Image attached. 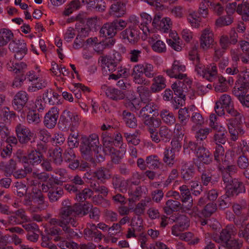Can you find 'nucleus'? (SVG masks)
<instances>
[{
  "label": "nucleus",
  "mask_w": 249,
  "mask_h": 249,
  "mask_svg": "<svg viewBox=\"0 0 249 249\" xmlns=\"http://www.w3.org/2000/svg\"><path fill=\"white\" fill-rule=\"evenodd\" d=\"M81 213L80 204L75 203L71 205L69 199H65L62 202V207L59 213L60 218H52L50 223L52 225L61 227L63 231L66 234L67 238L78 237V233L71 229L70 226H77L78 222L76 216L80 214Z\"/></svg>",
  "instance_id": "1"
},
{
  "label": "nucleus",
  "mask_w": 249,
  "mask_h": 249,
  "mask_svg": "<svg viewBox=\"0 0 249 249\" xmlns=\"http://www.w3.org/2000/svg\"><path fill=\"white\" fill-rule=\"evenodd\" d=\"M102 140L104 152L111 156V160L114 163H119L125 152L126 145L122 144L120 146L121 151L116 150L113 146V139L107 132L102 133Z\"/></svg>",
  "instance_id": "2"
},
{
  "label": "nucleus",
  "mask_w": 249,
  "mask_h": 249,
  "mask_svg": "<svg viewBox=\"0 0 249 249\" xmlns=\"http://www.w3.org/2000/svg\"><path fill=\"white\" fill-rule=\"evenodd\" d=\"M80 119L81 117L77 112L65 110L60 115L58 126L62 131L70 129L73 131L78 126Z\"/></svg>",
  "instance_id": "3"
},
{
  "label": "nucleus",
  "mask_w": 249,
  "mask_h": 249,
  "mask_svg": "<svg viewBox=\"0 0 249 249\" xmlns=\"http://www.w3.org/2000/svg\"><path fill=\"white\" fill-rule=\"evenodd\" d=\"M80 147L81 152L85 155H90L92 152L97 154L102 148L99 137L95 133L91 134L89 136L82 137Z\"/></svg>",
  "instance_id": "4"
},
{
  "label": "nucleus",
  "mask_w": 249,
  "mask_h": 249,
  "mask_svg": "<svg viewBox=\"0 0 249 249\" xmlns=\"http://www.w3.org/2000/svg\"><path fill=\"white\" fill-rule=\"evenodd\" d=\"M129 21L133 23L124 30L121 33V36L123 39L126 40L131 44H135L137 43L140 39V28L138 25L139 21L135 16H132L129 18Z\"/></svg>",
  "instance_id": "5"
},
{
  "label": "nucleus",
  "mask_w": 249,
  "mask_h": 249,
  "mask_svg": "<svg viewBox=\"0 0 249 249\" xmlns=\"http://www.w3.org/2000/svg\"><path fill=\"white\" fill-rule=\"evenodd\" d=\"M27 67L26 64L23 62H17L10 61L7 64V69L8 71H13L15 73H19V75L15 78L12 87L13 88H20L26 79V76L23 74L24 70Z\"/></svg>",
  "instance_id": "6"
},
{
  "label": "nucleus",
  "mask_w": 249,
  "mask_h": 249,
  "mask_svg": "<svg viewBox=\"0 0 249 249\" xmlns=\"http://www.w3.org/2000/svg\"><path fill=\"white\" fill-rule=\"evenodd\" d=\"M238 79L235 82L233 93L238 98L248 92L249 89V76L242 71L238 75Z\"/></svg>",
  "instance_id": "7"
},
{
  "label": "nucleus",
  "mask_w": 249,
  "mask_h": 249,
  "mask_svg": "<svg viewBox=\"0 0 249 249\" xmlns=\"http://www.w3.org/2000/svg\"><path fill=\"white\" fill-rule=\"evenodd\" d=\"M236 232L237 230L234 225H228L222 230L220 235L213 237V240L225 247V245L230 241L231 236L235 235Z\"/></svg>",
  "instance_id": "8"
},
{
  "label": "nucleus",
  "mask_w": 249,
  "mask_h": 249,
  "mask_svg": "<svg viewBox=\"0 0 249 249\" xmlns=\"http://www.w3.org/2000/svg\"><path fill=\"white\" fill-rule=\"evenodd\" d=\"M178 189L180 191V200L183 204V212L188 213L193 207V199L190 189L186 185L179 186Z\"/></svg>",
  "instance_id": "9"
},
{
  "label": "nucleus",
  "mask_w": 249,
  "mask_h": 249,
  "mask_svg": "<svg viewBox=\"0 0 249 249\" xmlns=\"http://www.w3.org/2000/svg\"><path fill=\"white\" fill-rule=\"evenodd\" d=\"M186 70L185 66L180 61L175 60L173 63L171 69L166 71L167 74L171 78H175L179 80H182L187 77V74L182 73Z\"/></svg>",
  "instance_id": "10"
},
{
  "label": "nucleus",
  "mask_w": 249,
  "mask_h": 249,
  "mask_svg": "<svg viewBox=\"0 0 249 249\" xmlns=\"http://www.w3.org/2000/svg\"><path fill=\"white\" fill-rule=\"evenodd\" d=\"M97 37L89 38L87 39V42L91 45L93 50L98 54H102L106 48H110L115 43L113 39H106L100 42H97Z\"/></svg>",
  "instance_id": "11"
},
{
  "label": "nucleus",
  "mask_w": 249,
  "mask_h": 249,
  "mask_svg": "<svg viewBox=\"0 0 249 249\" xmlns=\"http://www.w3.org/2000/svg\"><path fill=\"white\" fill-rule=\"evenodd\" d=\"M111 177L110 170L106 167H101L96 170L94 172L89 173L87 172L85 174L83 178L87 179H91L92 178H96L101 182H104L106 180L109 179Z\"/></svg>",
  "instance_id": "12"
},
{
  "label": "nucleus",
  "mask_w": 249,
  "mask_h": 249,
  "mask_svg": "<svg viewBox=\"0 0 249 249\" xmlns=\"http://www.w3.org/2000/svg\"><path fill=\"white\" fill-rule=\"evenodd\" d=\"M15 129L17 137L21 143H27L33 136V133L30 129L22 124H18Z\"/></svg>",
  "instance_id": "13"
},
{
  "label": "nucleus",
  "mask_w": 249,
  "mask_h": 249,
  "mask_svg": "<svg viewBox=\"0 0 249 249\" xmlns=\"http://www.w3.org/2000/svg\"><path fill=\"white\" fill-rule=\"evenodd\" d=\"M200 47L203 50H207L213 45V33L210 28H206L202 31L200 37Z\"/></svg>",
  "instance_id": "14"
},
{
  "label": "nucleus",
  "mask_w": 249,
  "mask_h": 249,
  "mask_svg": "<svg viewBox=\"0 0 249 249\" xmlns=\"http://www.w3.org/2000/svg\"><path fill=\"white\" fill-rule=\"evenodd\" d=\"M58 116L59 109L55 107H52L44 116V125L49 129L54 128L56 124Z\"/></svg>",
  "instance_id": "15"
},
{
  "label": "nucleus",
  "mask_w": 249,
  "mask_h": 249,
  "mask_svg": "<svg viewBox=\"0 0 249 249\" xmlns=\"http://www.w3.org/2000/svg\"><path fill=\"white\" fill-rule=\"evenodd\" d=\"M195 166L191 161L181 160L180 162V174L185 181L191 180L195 175Z\"/></svg>",
  "instance_id": "16"
},
{
  "label": "nucleus",
  "mask_w": 249,
  "mask_h": 249,
  "mask_svg": "<svg viewBox=\"0 0 249 249\" xmlns=\"http://www.w3.org/2000/svg\"><path fill=\"white\" fill-rule=\"evenodd\" d=\"M192 82L188 78L182 79V81H178L172 85L175 95L176 96H185V93L189 88H191Z\"/></svg>",
  "instance_id": "17"
},
{
  "label": "nucleus",
  "mask_w": 249,
  "mask_h": 249,
  "mask_svg": "<svg viewBox=\"0 0 249 249\" xmlns=\"http://www.w3.org/2000/svg\"><path fill=\"white\" fill-rule=\"evenodd\" d=\"M43 158V154L32 149L28 151L27 156L23 157L22 161L25 163L29 164L31 166H36L41 163Z\"/></svg>",
  "instance_id": "18"
},
{
  "label": "nucleus",
  "mask_w": 249,
  "mask_h": 249,
  "mask_svg": "<svg viewBox=\"0 0 249 249\" xmlns=\"http://www.w3.org/2000/svg\"><path fill=\"white\" fill-rule=\"evenodd\" d=\"M28 100V95L24 91H19L14 96L12 101V106L14 109L21 111L24 107Z\"/></svg>",
  "instance_id": "19"
},
{
  "label": "nucleus",
  "mask_w": 249,
  "mask_h": 249,
  "mask_svg": "<svg viewBox=\"0 0 249 249\" xmlns=\"http://www.w3.org/2000/svg\"><path fill=\"white\" fill-rule=\"evenodd\" d=\"M176 224L172 227V234L178 235L177 231H183L187 230L190 226L189 217L183 214H180L176 218Z\"/></svg>",
  "instance_id": "20"
},
{
  "label": "nucleus",
  "mask_w": 249,
  "mask_h": 249,
  "mask_svg": "<svg viewBox=\"0 0 249 249\" xmlns=\"http://www.w3.org/2000/svg\"><path fill=\"white\" fill-rule=\"evenodd\" d=\"M101 89L105 92L107 97L114 101H119L124 99V92L115 88L107 87L106 85H102Z\"/></svg>",
  "instance_id": "21"
},
{
  "label": "nucleus",
  "mask_w": 249,
  "mask_h": 249,
  "mask_svg": "<svg viewBox=\"0 0 249 249\" xmlns=\"http://www.w3.org/2000/svg\"><path fill=\"white\" fill-rule=\"evenodd\" d=\"M245 188L243 183L238 179L233 178V182L226 190V196L228 197L237 196L239 194L244 193Z\"/></svg>",
  "instance_id": "22"
},
{
  "label": "nucleus",
  "mask_w": 249,
  "mask_h": 249,
  "mask_svg": "<svg viewBox=\"0 0 249 249\" xmlns=\"http://www.w3.org/2000/svg\"><path fill=\"white\" fill-rule=\"evenodd\" d=\"M160 16L155 17L153 20L152 25L157 27L159 25L158 29L163 33L169 32L171 29L172 22L169 18H164L161 20L159 21Z\"/></svg>",
  "instance_id": "23"
},
{
  "label": "nucleus",
  "mask_w": 249,
  "mask_h": 249,
  "mask_svg": "<svg viewBox=\"0 0 249 249\" xmlns=\"http://www.w3.org/2000/svg\"><path fill=\"white\" fill-rule=\"evenodd\" d=\"M142 106V109L138 113V115L141 119H145L150 116V114L156 112L158 109L157 105L153 102H147Z\"/></svg>",
  "instance_id": "24"
},
{
  "label": "nucleus",
  "mask_w": 249,
  "mask_h": 249,
  "mask_svg": "<svg viewBox=\"0 0 249 249\" xmlns=\"http://www.w3.org/2000/svg\"><path fill=\"white\" fill-rule=\"evenodd\" d=\"M71 181V184H68L65 186V189L70 193L78 192L81 189L80 186L85 183L84 180L78 175L72 177Z\"/></svg>",
  "instance_id": "25"
},
{
  "label": "nucleus",
  "mask_w": 249,
  "mask_h": 249,
  "mask_svg": "<svg viewBox=\"0 0 249 249\" xmlns=\"http://www.w3.org/2000/svg\"><path fill=\"white\" fill-rule=\"evenodd\" d=\"M164 212L167 214H171L174 212H178L181 211L183 212V204H181L179 201L173 200L168 199L166 202V205L164 207Z\"/></svg>",
  "instance_id": "26"
},
{
  "label": "nucleus",
  "mask_w": 249,
  "mask_h": 249,
  "mask_svg": "<svg viewBox=\"0 0 249 249\" xmlns=\"http://www.w3.org/2000/svg\"><path fill=\"white\" fill-rule=\"evenodd\" d=\"M110 15L115 17L120 18L126 13V5L124 3L117 1L112 4L110 8Z\"/></svg>",
  "instance_id": "27"
},
{
  "label": "nucleus",
  "mask_w": 249,
  "mask_h": 249,
  "mask_svg": "<svg viewBox=\"0 0 249 249\" xmlns=\"http://www.w3.org/2000/svg\"><path fill=\"white\" fill-rule=\"evenodd\" d=\"M142 70V64H137L133 67L132 76L133 77L134 82L136 84L145 85L147 82L145 78L143 76V72Z\"/></svg>",
  "instance_id": "28"
},
{
  "label": "nucleus",
  "mask_w": 249,
  "mask_h": 249,
  "mask_svg": "<svg viewBox=\"0 0 249 249\" xmlns=\"http://www.w3.org/2000/svg\"><path fill=\"white\" fill-rule=\"evenodd\" d=\"M196 155L200 161L206 164L212 161V155L209 151L203 146H199L196 151Z\"/></svg>",
  "instance_id": "29"
},
{
  "label": "nucleus",
  "mask_w": 249,
  "mask_h": 249,
  "mask_svg": "<svg viewBox=\"0 0 249 249\" xmlns=\"http://www.w3.org/2000/svg\"><path fill=\"white\" fill-rule=\"evenodd\" d=\"M84 236L86 239L89 241H93L95 242H99L103 238V235L98 230H92L85 229L84 231Z\"/></svg>",
  "instance_id": "30"
},
{
  "label": "nucleus",
  "mask_w": 249,
  "mask_h": 249,
  "mask_svg": "<svg viewBox=\"0 0 249 249\" xmlns=\"http://www.w3.org/2000/svg\"><path fill=\"white\" fill-rule=\"evenodd\" d=\"M100 33L103 36H108L107 39H113L112 37L116 34L117 32L112 22L104 24L100 29Z\"/></svg>",
  "instance_id": "31"
},
{
  "label": "nucleus",
  "mask_w": 249,
  "mask_h": 249,
  "mask_svg": "<svg viewBox=\"0 0 249 249\" xmlns=\"http://www.w3.org/2000/svg\"><path fill=\"white\" fill-rule=\"evenodd\" d=\"M119 61V59H114V57L112 56L102 57L100 59L102 64L105 65L108 71L111 72L116 71Z\"/></svg>",
  "instance_id": "32"
},
{
  "label": "nucleus",
  "mask_w": 249,
  "mask_h": 249,
  "mask_svg": "<svg viewBox=\"0 0 249 249\" xmlns=\"http://www.w3.org/2000/svg\"><path fill=\"white\" fill-rule=\"evenodd\" d=\"M227 124L230 134L231 139L233 141H236L238 138L239 133L236 129L237 121L236 118L227 119Z\"/></svg>",
  "instance_id": "33"
},
{
  "label": "nucleus",
  "mask_w": 249,
  "mask_h": 249,
  "mask_svg": "<svg viewBox=\"0 0 249 249\" xmlns=\"http://www.w3.org/2000/svg\"><path fill=\"white\" fill-rule=\"evenodd\" d=\"M235 152V149H233L231 151L226 153L224 157H222L220 163H217L219 170L233 163V159L232 157L236 155Z\"/></svg>",
  "instance_id": "34"
},
{
  "label": "nucleus",
  "mask_w": 249,
  "mask_h": 249,
  "mask_svg": "<svg viewBox=\"0 0 249 249\" xmlns=\"http://www.w3.org/2000/svg\"><path fill=\"white\" fill-rule=\"evenodd\" d=\"M141 17L142 20L141 23L140 25L139 23L138 25L137 26L142 31L143 34L147 36V32L150 33L149 25L152 21V18L146 13L141 14Z\"/></svg>",
  "instance_id": "35"
},
{
  "label": "nucleus",
  "mask_w": 249,
  "mask_h": 249,
  "mask_svg": "<svg viewBox=\"0 0 249 249\" xmlns=\"http://www.w3.org/2000/svg\"><path fill=\"white\" fill-rule=\"evenodd\" d=\"M32 198L38 204V206L35 208V209L32 210V207L30 208V210L33 212H37L46 209L48 206V202L45 201V197L43 195L41 194H36V196H32Z\"/></svg>",
  "instance_id": "36"
},
{
  "label": "nucleus",
  "mask_w": 249,
  "mask_h": 249,
  "mask_svg": "<svg viewBox=\"0 0 249 249\" xmlns=\"http://www.w3.org/2000/svg\"><path fill=\"white\" fill-rule=\"evenodd\" d=\"M0 117L5 123H10L16 118V114L8 107H4L0 109Z\"/></svg>",
  "instance_id": "37"
},
{
  "label": "nucleus",
  "mask_w": 249,
  "mask_h": 249,
  "mask_svg": "<svg viewBox=\"0 0 249 249\" xmlns=\"http://www.w3.org/2000/svg\"><path fill=\"white\" fill-rule=\"evenodd\" d=\"M153 81L154 82L151 86V89L153 92H159L165 88V80L162 76H155Z\"/></svg>",
  "instance_id": "38"
},
{
  "label": "nucleus",
  "mask_w": 249,
  "mask_h": 249,
  "mask_svg": "<svg viewBox=\"0 0 249 249\" xmlns=\"http://www.w3.org/2000/svg\"><path fill=\"white\" fill-rule=\"evenodd\" d=\"M48 85V81L45 79L40 77L37 81L32 83L28 88V91L31 92H36L40 89H42Z\"/></svg>",
  "instance_id": "39"
},
{
  "label": "nucleus",
  "mask_w": 249,
  "mask_h": 249,
  "mask_svg": "<svg viewBox=\"0 0 249 249\" xmlns=\"http://www.w3.org/2000/svg\"><path fill=\"white\" fill-rule=\"evenodd\" d=\"M9 48L13 52H27L26 43L23 40H18L10 43Z\"/></svg>",
  "instance_id": "40"
},
{
  "label": "nucleus",
  "mask_w": 249,
  "mask_h": 249,
  "mask_svg": "<svg viewBox=\"0 0 249 249\" xmlns=\"http://www.w3.org/2000/svg\"><path fill=\"white\" fill-rule=\"evenodd\" d=\"M14 36L11 30L6 28L0 29V46L6 45L13 38Z\"/></svg>",
  "instance_id": "41"
},
{
  "label": "nucleus",
  "mask_w": 249,
  "mask_h": 249,
  "mask_svg": "<svg viewBox=\"0 0 249 249\" xmlns=\"http://www.w3.org/2000/svg\"><path fill=\"white\" fill-rule=\"evenodd\" d=\"M137 92L143 103L150 102L151 101V93L148 88L143 86H140L137 88Z\"/></svg>",
  "instance_id": "42"
},
{
  "label": "nucleus",
  "mask_w": 249,
  "mask_h": 249,
  "mask_svg": "<svg viewBox=\"0 0 249 249\" xmlns=\"http://www.w3.org/2000/svg\"><path fill=\"white\" fill-rule=\"evenodd\" d=\"M237 13L242 16V19L247 21L249 19V0H243L241 5H239L237 10Z\"/></svg>",
  "instance_id": "43"
},
{
  "label": "nucleus",
  "mask_w": 249,
  "mask_h": 249,
  "mask_svg": "<svg viewBox=\"0 0 249 249\" xmlns=\"http://www.w3.org/2000/svg\"><path fill=\"white\" fill-rule=\"evenodd\" d=\"M81 1L83 0H72L66 6L63 12V15L66 16H69L73 11L79 9L81 7Z\"/></svg>",
  "instance_id": "44"
},
{
  "label": "nucleus",
  "mask_w": 249,
  "mask_h": 249,
  "mask_svg": "<svg viewBox=\"0 0 249 249\" xmlns=\"http://www.w3.org/2000/svg\"><path fill=\"white\" fill-rule=\"evenodd\" d=\"M163 162L168 166L172 167L175 162V152L166 148L163 152Z\"/></svg>",
  "instance_id": "45"
},
{
  "label": "nucleus",
  "mask_w": 249,
  "mask_h": 249,
  "mask_svg": "<svg viewBox=\"0 0 249 249\" xmlns=\"http://www.w3.org/2000/svg\"><path fill=\"white\" fill-rule=\"evenodd\" d=\"M219 128L215 130L216 132L213 136V141L216 145L223 144L226 142V130L224 127Z\"/></svg>",
  "instance_id": "46"
},
{
  "label": "nucleus",
  "mask_w": 249,
  "mask_h": 249,
  "mask_svg": "<svg viewBox=\"0 0 249 249\" xmlns=\"http://www.w3.org/2000/svg\"><path fill=\"white\" fill-rule=\"evenodd\" d=\"M217 74V68L214 64L208 65L205 69L204 78L209 81H213Z\"/></svg>",
  "instance_id": "47"
},
{
  "label": "nucleus",
  "mask_w": 249,
  "mask_h": 249,
  "mask_svg": "<svg viewBox=\"0 0 249 249\" xmlns=\"http://www.w3.org/2000/svg\"><path fill=\"white\" fill-rule=\"evenodd\" d=\"M123 116L127 126L132 128L137 126V119L133 114L124 110L123 112Z\"/></svg>",
  "instance_id": "48"
},
{
  "label": "nucleus",
  "mask_w": 249,
  "mask_h": 249,
  "mask_svg": "<svg viewBox=\"0 0 249 249\" xmlns=\"http://www.w3.org/2000/svg\"><path fill=\"white\" fill-rule=\"evenodd\" d=\"M64 194L63 189L60 187H56L52 188L48 194V196L50 202L57 201Z\"/></svg>",
  "instance_id": "49"
},
{
  "label": "nucleus",
  "mask_w": 249,
  "mask_h": 249,
  "mask_svg": "<svg viewBox=\"0 0 249 249\" xmlns=\"http://www.w3.org/2000/svg\"><path fill=\"white\" fill-rule=\"evenodd\" d=\"M159 135L161 142L165 143L169 142L172 136L171 130L166 126H162L160 128Z\"/></svg>",
  "instance_id": "50"
},
{
  "label": "nucleus",
  "mask_w": 249,
  "mask_h": 249,
  "mask_svg": "<svg viewBox=\"0 0 249 249\" xmlns=\"http://www.w3.org/2000/svg\"><path fill=\"white\" fill-rule=\"evenodd\" d=\"M145 162L147 167L151 169L159 168L161 164L159 157L155 155L147 156Z\"/></svg>",
  "instance_id": "51"
},
{
  "label": "nucleus",
  "mask_w": 249,
  "mask_h": 249,
  "mask_svg": "<svg viewBox=\"0 0 249 249\" xmlns=\"http://www.w3.org/2000/svg\"><path fill=\"white\" fill-rule=\"evenodd\" d=\"M116 72L112 73L109 76V79L118 80L121 77L126 78L130 74L128 69L124 67H118L116 69Z\"/></svg>",
  "instance_id": "52"
},
{
  "label": "nucleus",
  "mask_w": 249,
  "mask_h": 249,
  "mask_svg": "<svg viewBox=\"0 0 249 249\" xmlns=\"http://www.w3.org/2000/svg\"><path fill=\"white\" fill-rule=\"evenodd\" d=\"M160 117L162 121L166 124L171 125L176 122V118L174 114L167 110H163L160 112Z\"/></svg>",
  "instance_id": "53"
},
{
  "label": "nucleus",
  "mask_w": 249,
  "mask_h": 249,
  "mask_svg": "<svg viewBox=\"0 0 249 249\" xmlns=\"http://www.w3.org/2000/svg\"><path fill=\"white\" fill-rule=\"evenodd\" d=\"M26 79L32 83L36 81H37L41 77V71L38 66H36L34 70L27 72L26 75Z\"/></svg>",
  "instance_id": "54"
},
{
  "label": "nucleus",
  "mask_w": 249,
  "mask_h": 249,
  "mask_svg": "<svg viewBox=\"0 0 249 249\" xmlns=\"http://www.w3.org/2000/svg\"><path fill=\"white\" fill-rule=\"evenodd\" d=\"M23 167L24 169L21 168L14 172L13 175L16 178H22L33 171L32 166L29 164L24 165Z\"/></svg>",
  "instance_id": "55"
},
{
  "label": "nucleus",
  "mask_w": 249,
  "mask_h": 249,
  "mask_svg": "<svg viewBox=\"0 0 249 249\" xmlns=\"http://www.w3.org/2000/svg\"><path fill=\"white\" fill-rule=\"evenodd\" d=\"M68 145L71 148L77 147L79 145V134L78 132L71 131L68 138Z\"/></svg>",
  "instance_id": "56"
},
{
  "label": "nucleus",
  "mask_w": 249,
  "mask_h": 249,
  "mask_svg": "<svg viewBox=\"0 0 249 249\" xmlns=\"http://www.w3.org/2000/svg\"><path fill=\"white\" fill-rule=\"evenodd\" d=\"M145 125L148 126L150 128L156 129L159 127L161 124V121L159 119L155 118L153 117H149L145 119H142Z\"/></svg>",
  "instance_id": "57"
},
{
  "label": "nucleus",
  "mask_w": 249,
  "mask_h": 249,
  "mask_svg": "<svg viewBox=\"0 0 249 249\" xmlns=\"http://www.w3.org/2000/svg\"><path fill=\"white\" fill-rule=\"evenodd\" d=\"M190 118V113L186 107L180 108L178 111V118L179 122L183 124H187Z\"/></svg>",
  "instance_id": "58"
},
{
  "label": "nucleus",
  "mask_w": 249,
  "mask_h": 249,
  "mask_svg": "<svg viewBox=\"0 0 249 249\" xmlns=\"http://www.w3.org/2000/svg\"><path fill=\"white\" fill-rule=\"evenodd\" d=\"M129 102L127 104V106L133 111L134 110H139L142 105V101L138 98L132 96L129 99Z\"/></svg>",
  "instance_id": "59"
},
{
  "label": "nucleus",
  "mask_w": 249,
  "mask_h": 249,
  "mask_svg": "<svg viewBox=\"0 0 249 249\" xmlns=\"http://www.w3.org/2000/svg\"><path fill=\"white\" fill-rule=\"evenodd\" d=\"M128 193L132 201L138 200L142 195V187L138 186L135 190L129 188Z\"/></svg>",
  "instance_id": "60"
},
{
  "label": "nucleus",
  "mask_w": 249,
  "mask_h": 249,
  "mask_svg": "<svg viewBox=\"0 0 249 249\" xmlns=\"http://www.w3.org/2000/svg\"><path fill=\"white\" fill-rule=\"evenodd\" d=\"M138 134V131H136L133 134L125 132L124 133V137L125 138L128 144L131 143L134 145H137L140 143V140L137 138Z\"/></svg>",
  "instance_id": "61"
},
{
  "label": "nucleus",
  "mask_w": 249,
  "mask_h": 249,
  "mask_svg": "<svg viewBox=\"0 0 249 249\" xmlns=\"http://www.w3.org/2000/svg\"><path fill=\"white\" fill-rule=\"evenodd\" d=\"M215 150L213 152L214 160L217 163H220L222 157H224L225 151L223 147L221 144H217L214 148Z\"/></svg>",
  "instance_id": "62"
},
{
  "label": "nucleus",
  "mask_w": 249,
  "mask_h": 249,
  "mask_svg": "<svg viewBox=\"0 0 249 249\" xmlns=\"http://www.w3.org/2000/svg\"><path fill=\"white\" fill-rule=\"evenodd\" d=\"M186 124L182 123H177L174 127V137H178V138H183L185 134V126Z\"/></svg>",
  "instance_id": "63"
},
{
  "label": "nucleus",
  "mask_w": 249,
  "mask_h": 249,
  "mask_svg": "<svg viewBox=\"0 0 249 249\" xmlns=\"http://www.w3.org/2000/svg\"><path fill=\"white\" fill-rule=\"evenodd\" d=\"M50 156L52 158L56 164H60L62 161V151L60 148H56L53 152H50Z\"/></svg>",
  "instance_id": "64"
}]
</instances>
